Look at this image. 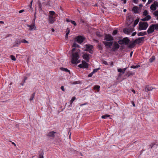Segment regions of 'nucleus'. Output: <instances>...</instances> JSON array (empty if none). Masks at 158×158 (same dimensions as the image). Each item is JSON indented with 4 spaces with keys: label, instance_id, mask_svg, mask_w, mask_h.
Returning a JSON list of instances; mask_svg holds the SVG:
<instances>
[{
    "label": "nucleus",
    "instance_id": "nucleus-1",
    "mask_svg": "<svg viewBox=\"0 0 158 158\" xmlns=\"http://www.w3.org/2000/svg\"><path fill=\"white\" fill-rule=\"evenodd\" d=\"M79 58V56L78 52L73 53L72 55V63L73 64H76Z\"/></svg>",
    "mask_w": 158,
    "mask_h": 158
},
{
    "label": "nucleus",
    "instance_id": "nucleus-2",
    "mask_svg": "<svg viewBox=\"0 0 158 158\" xmlns=\"http://www.w3.org/2000/svg\"><path fill=\"white\" fill-rule=\"evenodd\" d=\"M139 26V30H145L148 27V24L146 22H140Z\"/></svg>",
    "mask_w": 158,
    "mask_h": 158
},
{
    "label": "nucleus",
    "instance_id": "nucleus-3",
    "mask_svg": "<svg viewBox=\"0 0 158 158\" xmlns=\"http://www.w3.org/2000/svg\"><path fill=\"white\" fill-rule=\"evenodd\" d=\"M130 42V40L127 37H125L123 39L119 40L118 41V43L121 45H128Z\"/></svg>",
    "mask_w": 158,
    "mask_h": 158
},
{
    "label": "nucleus",
    "instance_id": "nucleus-4",
    "mask_svg": "<svg viewBox=\"0 0 158 158\" xmlns=\"http://www.w3.org/2000/svg\"><path fill=\"white\" fill-rule=\"evenodd\" d=\"M85 39V38L81 35H78L75 38V40L78 43L81 44Z\"/></svg>",
    "mask_w": 158,
    "mask_h": 158
},
{
    "label": "nucleus",
    "instance_id": "nucleus-5",
    "mask_svg": "<svg viewBox=\"0 0 158 158\" xmlns=\"http://www.w3.org/2000/svg\"><path fill=\"white\" fill-rule=\"evenodd\" d=\"M103 44L105 45L106 48H110L113 44V41H103Z\"/></svg>",
    "mask_w": 158,
    "mask_h": 158
},
{
    "label": "nucleus",
    "instance_id": "nucleus-6",
    "mask_svg": "<svg viewBox=\"0 0 158 158\" xmlns=\"http://www.w3.org/2000/svg\"><path fill=\"white\" fill-rule=\"evenodd\" d=\"M107 41H113L114 40V38L110 34H106L105 35V38L104 39Z\"/></svg>",
    "mask_w": 158,
    "mask_h": 158
},
{
    "label": "nucleus",
    "instance_id": "nucleus-7",
    "mask_svg": "<svg viewBox=\"0 0 158 158\" xmlns=\"http://www.w3.org/2000/svg\"><path fill=\"white\" fill-rule=\"evenodd\" d=\"M113 44L112 48V50L114 51L117 49H118L119 48L120 46L118 44V43L115 41L113 42Z\"/></svg>",
    "mask_w": 158,
    "mask_h": 158
},
{
    "label": "nucleus",
    "instance_id": "nucleus-8",
    "mask_svg": "<svg viewBox=\"0 0 158 158\" xmlns=\"http://www.w3.org/2000/svg\"><path fill=\"white\" fill-rule=\"evenodd\" d=\"M158 6V2L155 1L150 6V9L152 10H155L156 9V7Z\"/></svg>",
    "mask_w": 158,
    "mask_h": 158
},
{
    "label": "nucleus",
    "instance_id": "nucleus-9",
    "mask_svg": "<svg viewBox=\"0 0 158 158\" xmlns=\"http://www.w3.org/2000/svg\"><path fill=\"white\" fill-rule=\"evenodd\" d=\"M155 30L154 25L153 24L150 25L149 27L148 30L147 32L148 34H151L153 33Z\"/></svg>",
    "mask_w": 158,
    "mask_h": 158
},
{
    "label": "nucleus",
    "instance_id": "nucleus-10",
    "mask_svg": "<svg viewBox=\"0 0 158 158\" xmlns=\"http://www.w3.org/2000/svg\"><path fill=\"white\" fill-rule=\"evenodd\" d=\"M91 56V55L85 53L83 55L82 57L84 59L86 60L87 62H88L90 58L89 57Z\"/></svg>",
    "mask_w": 158,
    "mask_h": 158
},
{
    "label": "nucleus",
    "instance_id": "nucleus-11",
    "mask_svg": "<svg viewBox=\"0 0 158 158\" xmlns=\"http://www.w3.org/2000/svg\"><path fill=\"white\" fill-rule=\"evenodd\" d=\"M55 133H56V132H54V131H50L48 133L47 136L49 138H53L55 136Z\"/></svg>",
    "mask_w": 158,
    "mask_h": 158
},
{
    "label": "nucleus",
    "instance_id": "nucleus-12",
    "mask_svg": "<svg viewBox=\"0 0 158 158\" xmlns=\"http://www.w3.org/2000/svg\"><path fill=\"white\" fill-rule=\"evenodd\" d=\"M145 38V37L138 38L135 40V42H136V44H139L142 42H143V41Z\"/></svg>",
    "mask_w": 158,
    "mask_h": 158
},
{
    "label": "nucleus",
    "instance_id": "nucleus-13",
    "mask_svg": "<svg viewBox=\"0 0 158 158\" xmlns=\"http://www.w3.org/2000/svg\"><path fill=\"white\" fill-rule=\"evenodd\" d=\"M48 21L50 24L53 23L56 20L55 18L52 16H49Z\"/></svg>",
    "mask_w": 158,
    "mask_h": 158
},
{
    "label": "nucleus",
    "instance_id": "nucleus-14",
    "mask_svg": "<svg viewBox=\"0 0 158 158\" xmlns=\"http://www.w3.org/2000/svg\"><path fill=\"white\" fill-rule=\"evenodd\" d=\"M154 88L152 87L151 86L148 85L145 86V91L146 92H148V91L152 90Z\"/></svg>",
    "mask_w": 158,
    "mask_h": 158
},
{
    "label": "nucleus",
    "instance_id": "nucleus-15",
    "mask_svg": "<svg viewBox=\"0 0 158 158\" xmlns=\"http://www.w3.org/2000/svg\"><path fill=\"white\" fill-rule=\"evenodd\" d=\"M129 43H130V44L128 45V47L130 48H134L135 46V44H136L135 40L132 43H131V41H130Z\"/></svg>",
    "mask_w": 158,
    "mask_h": 158
},
{
    "label": "nucleus",
    "instance_id": "nucleus-16",
    "mask_svg": "<svg viewBox=\"0 0 158 158\" xmlns=\"http://www.w3.org/2000/svg\"><path fill=\"white\" fill-rule=\"evenodd\" d=\"M151 19V17L150 15H148L146 16L145 18L141 19V20L143 21H147Z\"/></svg>",
    "mask_w": 158,
    "mask_h": 158
},
{
    "label": "nucleus",
    "instance_id": "nucleus-17",
    "mask_svg": "<svg viewBox=\"0 0 158 158\" xmlns=\"http://www.w3.org/2000/svg\"><path fill=\"white\" fill-rule=\"evenodd\" d=\"M82 63L83 65V68H88V64L85 61L82 60Z\"/></svg>",
    "mask_w": 158,
    "mask_h": 158
},
{
    "label": "nucleus",
    "instance_id": "nucleus-18",
    "mask_svg": "<svg viewBox=\"0 0 158 158\" xmlns=\"http://www.w3.org/2000/svg\"><path fill=\"white\" fill-rule=\"evenodd\" d=\"M139 8L137 6H134L132 9V11L135 14L138 13Z\"/></svg>",
    "mask_w": 158,
    "mask_h": 158
},
{
    "label": "nucleus",
    "instance_id": "nucleus-19",
    "mask_svg": "<svg viewBox=\"0 0 158 158\" xmlns=\"http://www.w3.org/2000/svg\"><path fill=\"white\" fill-rule=\"evenodd\" d=\"M44 152L43 151H40L39 152L38 155L39 158H44Z\"/></svg>",
    "mask_w": 158,
    "mask_h": 158
},
{
    "label": "nucleus",
    "instance_id": "nucleus-20",
    "mask_svg": "<svg viewBox=\"0 0 158 158\" xmlns=\"http://www.w3.org/2000/svg\"><path fill=\"white\" fill-rule=\"evenodd\" d=\"M27 26L30 28V30H32L33 29L36 30V27L35 26V25H34L33 23V25H27Z\"/></svg>",
    "mask_w": 158,
    "mask_h": 158
},
{
    "label": "nucleus",
    "instance_id": "nucleus-21",
    "mask_svg": "<svg viewBox=\"0 0 158 158\" xmlns=\"http://www.w3.org/2000/svg\"><path fill=\"white\" fill-rule=\"evenodd\" d=\"M134 73H133L131 71L127 72L126 74V75L127 77H128L131 76H133L134 75Z\"/></svg>",
    "mask_w": 158,
    "mask_h": 158
},
{
    "label": "nucleus",
    "instance_id": "nucleus-22",
    "mask_svg": "<svg viewBox=\"0 0 158 158\" xmlns=\"http://www.w3.org/2000/svg\"><path fill=\"white\" fill-rule=\"evenodd\" d=\"M147 34V33L146 31H144L143 32H138L137 33V35L138 36H143L146 35Z\"/></svg>",
    "mask_w": 158,
    "mask_h": 158
},
{
    "label": "nucleus",
    "instance_id": "nucleus-23",
    "mask_svg": "<svg viewBox=\"0 0 158 158\" xmlns=\"http://www.w3.org/2000/svg\"><path fill=\"white\" fill-rule=\"evenodd\" d=\"M123 32L126 34H129L130 33V30L127 28H125L123 30Z\"/></svg>",
    "mask_w": 158,
    "mask_h": 158
},
{
    "label": "nucleus",
    "instance_id": "nucleus-24",
    "mask_svg": "<svg viewBox=\"0 0 158 158\" xmlns=\"http://www.w3.org/2000/svg\"><path fill=\"white\" fill-rule=\"evenodd\" d=\"M86 48H87L89 50L92 49L93 48V46L90 44H86L85 45Z\"/></svg>",
    "mask_w": 158,
    "mask_h": 158
},
{
    "label": "nucleus",
    "instance_id": "nucleus-25",
    "mask_svg": "<svg viewBox=\"0 0 158 158\" xmlns=\"http://www.w3.org/2000/svg\"><path fill=\"white\" fill-rule=\"evenodd\" d=\"M21 41H20L19 40H17L16 41L15 44L13 45V47H16V46H18V45L19 44L21 43Z\"/></svg>",
    "mask_w": 158,
    "mask_h": 158
},
{
    "label": "nucleus",
    "instance_id": "nucleus-26",
    "mask_svg": "<svg viewBox=\"0 0 158 158\" xmlns=\"http://www.w3.org/2000/svg\"><path fill=\"white\" fill-rule=\"evenodd\" d=\"M60 69L62 71H64L66 72H69V73H70V71L66 68H64L63 67H61L60 68Z\"/></svg>",
    "mask_w": 158,
    "mask_h": 158
},
{
    "label": "nucleus",
    "instance_id": "nucleus-27",
    "mask_svg": "<svg viewBox=\"0 0 158 158\" xmlns=\"http://www.w3.org/2000/svg\"><path fill=\"white\" fill-rule=\"evenodd\" d=\"M100 86L98 85H95L94 87V89L97 90V91H99L100 88Z\"/></svg>",
    "mask_w": 158,
    "mask_h": 158
},
{
    "label": "nucleus",
    "instance_id": "nucleus-28",
    "mask_svg": "<svg viewBox=\"0 0 158 158\" xmlns=\"http://www.w3.org/2000/svg\"><path fill=\"white\" fill-rule=\"evenodd\" d=\"M148 12L147 10H145L143 13V15L145 16L148 15Z\"/></svg>",
    "mask_w": 158,
    "mask_h": 158
},
{
    "label": "nucleus",
    "instance_id": "nucleus-29",
    "mask_svg": "<svg viewBox=\"0 0 158 158\" xmlns=\"http://www.w3.org/2000/svg\"><path fill=\"white\" fill-rule=\"evenodd\" d=\"M155 60V57L154 56H152L151 58H150L149 59V61L151 63L154 60Z\"/></svg>",
    "mask_w": 158,
    "mask_h": 158
},
{
    "label": "nucleus",
    "instance_id": "nucleus-30",
    "mask_svg": "<svg viewBox=\"0 0 158 158\" xmlns=\"http://www.w3.org/2000/svg\"><path fill=\"white\" fill-rule=\"evenodd\" d=\"M73 47H75V48H78L79 47V45L77 44L75 42H74L73 43V45L72 46Z\"/></svg>",
    "mask_w": 158,
    "mask_h": 158
},
{
    "label": "nucleus",
    "instance_id": "nucleus-31",
    "mask_svg": "<svg viewBox=\"0 0 158 158\" xmlns=\"http://www.w3.org/2000/svg\"><path fill=\"white\" fill-rule=\"evenodd\" d=\"M110 116V115L108 114H105L102 116V118L103 119L106 118L107 117Z\"/></svg>",
    "mask_w": 158,
    "mask_h": 158
},
{
    "label": "nucleus",
    "instance_id": "nucleus-32",
    "mask_svg": "<svg viewBox=\"0 0 158 158\" xmlns=\"http://www.w3.org/2000/svg\"><path fill=\"white\" fill-rule=\"evenodd\" d=\"M35 92H34L32 95H31V97L30 98V101H32L33 100V98H34V96L35 95Z\"/></svg>",
    "mask_w": 158,
    "mask_h": 158
},
{
    "label": "nucleus",
    "instance_id": "nucleus-33",
    "mask_svg": "<svg viewBox=\"0 0 158 158\" xmlns=\"http://www.w3.org/2000/svg\"><path fill=\"white\" fill-rule=\"evenodd\" d=\"M139 67H140V65H133L131 67V68L135 69L136 68H139Z\"/></svg>",
    "mask_w": 158,
    "mask_h": 158
},
{
    "label": "nucleus",
    "instance_id": "nucleus-34",
    "mask_svg": "<svg viewBox=\"0 0 158 158\" xmlns=\"http://www.w3.org/2000/svg\"><path fill=\"white\" fill-rule=\"evenodd\" d=\"M49 14H50V15L49 16H52L55 14V12L54 11H50L49 12Z\"/></svg>",
    "mask_w": 158,
    "mask_h": 158
},
{
    "label": "nucleus",
    "instance_id": "nucleus-35",
    "mask_svg": "<svg viewBox=\"0 0 158 158\" xmlns=\"http://www.w3.org/2000/svg\"><path fill=\"white\" fill-rule=\"evenodd\" d=\"M100 69V68H98L97 69H94L93 71V72L94 73L97 72V71L99 70Z\"/></svg>",
    "mask_w": 158,
    "mask_h": 158
},
{
    "label": "nucleus",
    "instance_id": "nucleus-36",
    "mask_svg": "<svg viewBox=\"0 0 158 158\" xmlns=\"http://www.w3.org/2000/svg\"><path fill=\"white\" fill-rule=\"evenodd\" d=\"M118 32V31L117 30H114L113 31V32L112 33V35H115Z\"/></svg>",
    "mask_w": 158,
    "mask_h": 158
},
{
    "label": "nucleus",
    "instance_id": "nucleus-37",
    "mask_svg": "<svg viewBox=\"0 0 158 158\" xmlns=\"http://www.w3.org/2000/svg\"><path fill=\"white\" fill-rule=\"evenodd\" d=\"M10 58H11V60H13L15 61L16 60V59L15 56H14L13 55H11Z\"/></svg>",
    "mask_w": 158,
    "mask_h": 158
},
{
    "label": "nucleus",
    "instance_id": "nucleus-38",
    "mask_svg": "<svg viewBox=\"0 0 158 158\" xmlns=\"http://www.w3.org/2000/svg\"><path fill=\"white\" fill-rule=\"evenodd\" d=\"M154 25L155 29L158 30V24H153Z\"/></svg>",
    "mask_w": 158,
    "mask_h": 158
},
{
    "label": "nucleus",
    "instance_id": "nucleus-39",
    "mask_svg": "<svg viewBox=\"0 0 158 158\" xmlns=\"http://www.w3.org/2000/svg\"><path fill=\"white\" fill-rule=\"evenodd\" d=\"M38 6H39V8H42V6L41 2L40 1H39L38 3Z\"/></svg>",
    "mask_w": 158,
    "mask_h": 158
},
{
    "label": "nucleus",
    "instance_id": "nucleus-40",
    "mask_svg": "<svg viewBox=\"0 0 158 158\" xmlns=\"http://www.w3.org/2000/svg\"><path fill=\"white\" fill-rule=\"evenodd\" d=\"M66 34H67H67H69V32H70V29H69V28L68 27L67 28V29L66 30Z\"/></svg>",
    "mask_w": 158,
    "mask_h": 158
},
{
    "label": "nucleus",
    "instance_id": "nucleus-41",
    "mask_svg": "<svg viewBox=\"0 0 158 158\" xmlns=\"http://www.w3.org/2000/svg\"><path fill=\"white\" fill-rule=\"evenodd\" d=\"M21 43H28V42L25 39H23L21 41Z\"/></svg>",
    "mask_w": 158,
    "mask_h": 158
},
{
    "label": "nucleus",
    "instance_id": "nucleus-42",
    "mask_svg": "<svg viewBox=\"0 0 158 158\" xmlns=\"http://www.w3.org/2000/svg\"><path fill=\"white\" fill-rule=\"evenodd\" d=\"M153 15L156 16H158V10L155 11L153 13Z\"/></svg>",
    "mask_w": 158,
    "mask_h": 158
},
{
    "label": "nucleus",
    "instance_id": "nucleus-43",
    "mask_svg": "<svg viewBox=\"0 0 158 158\" xmlns=\"http://www.w3.org/2000/svg\"><path fill=\"white\" fill-rule=\"evenodd\" d=\"M139 19H137L136 20H135V21H134V23L135 24H136L137 25L138 23L139 22Z\"/></svg>",
    "mask_w": 158,
    "mask_h": 158
},
{
    "label": "nucleus",
    "instance_id": "nucleus-44",
    "mask_svg": "<svg viewBox=\"0 0 158 158\" xmlns=\"http://www.w3.org/2000/svg\"><path fill=\"white\" fill-rule=\"evenodd\" d=\"M98 48L99 50H102V46L100 44H99L98 46Z\"/></svg>",
    "mask_w": 158,
    "mask_h": 158
},
{
    "label": "nucleus",
    "instance_id": "nucleus-45",
    "mask_svg": "<svg viewBox=\"0 0 158 158\" xmlns=\"http://www.w3.org/2000/svg\"><path fill=\"white\" fill-rule=\"evenodd\" d=\"M70 22L71 23H72L73 24L74 26H75L77 25V24L76 23L75 21L70 20Z\"/></svg>",
    "mask_w": 158,
    "mask_h": 158
},
{
    "label": "nucleus",
    "instance_id": "nucleus-46",
    "mask_svg": "<svg viewBox=\"0 0 158 158\" xmlns=\"http://www.w3.org/2000/svg\"><path fill=\"white\" fill-rule=\"evenodd\" d=\"M75 97H73L70 101L71 104H72L73 102L74 101V100L75 99Z\"/></svg>",
    "mask_w": 158,
    "mask_h": 158
},
{
    "label": "nucleus",
    "instance_id": "nucleus-47",
    "mask_svg": "<svg viewBox=\"0 0 158 158\" xmlns=\"http://www.w3.org/2000/svg\"><path fill=\"white\" fill-rule=\"evenodd\" d=\"M94 73H93V72H91V73H89L88 75V77H91L94 74Z\"/></svg>",
    "mask_w": 158,
    "mask_h": 158
},
{
    "label": "nucleus",
    "instance_id": "nucleus-48",
    "mask_svg": "<svg viewBox=\"0 0 158 158\" xmlns=\"http://www.w3.org/2000/svg\"><path fill=\"white\" fill-rule=\"evenodd\" d=\"M31 1L30 2V8H31V9H32V2H33V0H31Z\"/></svg>",
    "mask_w": 158,
    "mask_h": 158
},
{
    "label": "nucleus",
    "instance_id": "nucleus-49",
    "mask_svg": "<svg viewBox=\"0 0 158 158\" xmlns=\"http://www.w3.org/2000/svg\"><path fill=\"white\" fill-rule=\"evenodd\" d=\"M103 63L104 64H105L106 65H108L107 62L106 61L103 60Z\"/></svg>",
    "mask_w": 158,
    "mask_h": 158
},
{
    "label": "nucleus",
    "instance_id": "nucleus-50",
    "mask_svg": "<svg viewBox=\"0 0 158 158\" xmlns=\"http://www.w3.org/2000/svg\"><path fill=\"white\" fill-rule=\"evenodd\" d=\"M118 72H119L120 73L122 72L123 73V70L121 69H118Z\"/></svg>",
    "mask_w": 158,
    "mask_h": 158
},
{
    "label": "nucleus",
    "instance_id": "nucleus-51",
    "mask_svg": "<svg viewBox=\"0 0 158 158\" xmlns=\"http://www.w3.org/2000/svg\"><path fill=\"white\" fill-rule=\"evenodd\" d=\"M78 67L80 68H83V65L82 63L81 64H80L78 65Z\"/></svg>",
    "mask_w": 158,
    "mask_h": 158
},
{
    "label": "nucleus",
    "instance_id": "nucleus-52",
    "mask_svg": "<svg viewBox=\"0 0 158 158\" xmlns=\"http://www.w3.org/2000/svg\"><path fill=\"white\" fill-rule=\"evenodd\" d=\"M133 2L137 4L138 2V0H133Z\"/></svg>",
    "mask_w": 158,
    "mask_h": 158
},
{
    "label": "nucleus",
    "instance_id": "nucleus-53",
    "mask_svg": "<svg viewBox=\"0 0 158 158\" xmlns=\"http://www.w3.org/2000/svg\"><path fill=\"white\" fill-rule=\"evenodd\" d=\"M155 145V143H152L151 145H150V148L151 149L153 147L154 145Z\"/></svg>",
    "mask_w": 158,
    "mask_h": 158
},
{
    "label": "nucleus",
    "instance_id": "nucleus-54",
    "mask_svg": "<svg viewBox=\"0 0 158 158\" xmlns=\"http://www.w3.org/2000/svg\"><path fill=\"white\" fill-rule=\"evenodd\" d=\"M63 91H65V89H64V87L63 86H61L60 88Z\"/></svg>",
    "mask_w": 158,
    "mask_h": 158
},
{
    "label": "nucleus",
    "instance_id": "nucleus-55",
    "mask_svg": "<svg viewBox=\"0 0 158 158\" xmlns=\"http://www.w3.org/2000/svg\"><path fill=\"white\" fill-rule=\"evenodd\" d=\"M152 0H148L147 4H149L152 2Z\"/></svg>",
    "mask_w": 158,
    "mask_h": 158
},
{
    "label": "nucleus",
    "instance_id": "nucleus-56",
    "mask_svg": "<svg viewBox=\"0 0 158 158\" xmlns=\"http://www.w3.org/2000/svg\"><path fill=\"white\" fill-rule=\"evenodd\" d=\"M126 69H127V68H124L122 69L123 74L125 73V71H126Z\"/></svg>",
    "mask_w": 158,
    "mask_h": 158
},
{
    "label": "nucleus",
    "instance_id": "nucleus-57",
    "mask_svg": "<svg viewBox=\"0 0 158 158\" xmlns=\"http://www.w3.org/2000/svg\"><path fill=\"white\" fill-rule=\"evenodd\" d=\"M136 34V32H135L132 34L131 35L133 36H134Z\"/></svg>",
    "mask_w": 158,
    "mask_h": 158
},
{
    "label": "nucleus",
    "instance_id": "nucleus-58",
    "mask_svg": "<svg viewBox=\"0 0 158 158\" xmlns=\"http://www.w3.org/2000/svg\"><path fill=\"white\" fill-rule=\"evenodd\" d=\"M89 53L90 54H92L93 53V51L92 50V49L89 50V51H88Z\"/></svg>",
    "mask_w": 158,
    "mask_h": 158
},
{
    "label": "nucleus",
    "instance_id": "nucleus-59",
    "mask_svg": "<svg viewBox=\"0 0 158 158\" xmlns=\"http://www.w3.org/2000/svg\"><path fill=\"white\" fill-rule=\"evenodd\" d=\"M24 10H22L19 11V12L20 13H22L24 11Z\"/></svg>",
    "mask_w": 158,
    "mask_h": 158
},
{
    "label": "nucleus",
    "instance_id": "nucleus-60",
    "mask_svg": "<svg viewBox=\"0 0 158 158\" xmlns=\"http://www.w3.org/2000/svg\"><path fill=\"white\" fill-rule=\"evenodd\" d=\"M35 19H36V18H34L33 20V21H32V23H33V24H34V25H35Z\"/></svg>",
    "mask_w": 158,
    "mask_h": 158
},
{
    "label": "nucleus",
    "instance_id": "nucleus-61",
    "mask_svg": "<svg viewBox=\"0 0 158 158\" xmlns=\"http://www.w3.org/2000/svg\"><path fill=\"white\" fill-rule=\"evenodd\" d=\"M76 50V49L75 48H73L72 49V52L73 53V52H74Z\"/></svg>",
    "mask_w": 158,
    "mask_h": 158
},
{
    "label": "nucleus",
    "instance_id": "nucleus-62",
    "mask_svg": "<svg viewBox=\"0 0 158 158\" xmlns=\"http://www.w3.org/2000/svg\"><path fill=\"white\" fill-rule=\"evenodd\" d=\"M121 1H123L124 4H125L126 3V0H121Z\"/></svg>",
    "mask_w": 158,
    "mask_h": 158
},
{
    "label": "nucleus",
    "instance_id": "nucleus-63",
    "mask_svg": "<svg viewBox=\"0 0 158 158\" xmlns=\"http://www.w3.org/2000/svg\"><path fill=\"white\" fill-rule=\"evenodd\" d=\"M68 35L69 34H67H67H66V35H65V38L67 39H68Z\"/></svg>",
    "mask_w": 158,
    "mask_h": 158
},
{
    "label": "nucleus",
    "instance_id": "nucleus-64",
    "mask_svg": "<svg viewBox=\"0 0 158 158\" xmlns=\"http://www.w3.org/2000/svg\"><path fill=\"white\" fill-rule=\"evenodd\" d=\"M84 51L88 52L89 50L87 48H86L84 49Z\"/></svg>",
    "mask_w": 158,
    "mask_h": 158
}]
</instances>
